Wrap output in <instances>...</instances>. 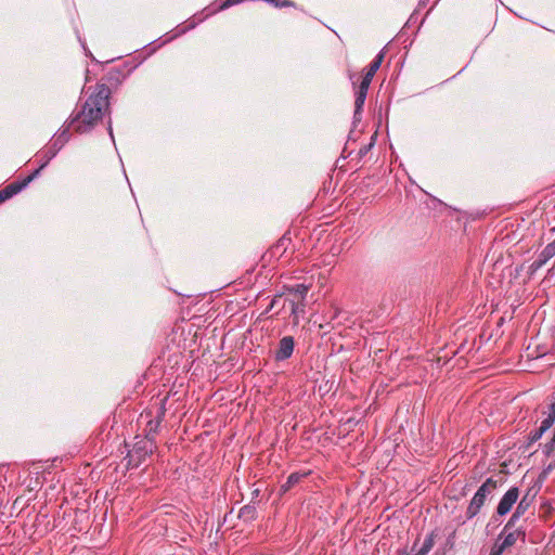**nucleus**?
<instances>
[{
  "instance_id": "a211bd4d",
  "label": "nucleus",
  "mask_w": 555,
  "mask_h": 555,
  "mask_svg": "<svg viewBox=\"0 0 555 555\" xmlns=\"http://www.w3.org/2000/svg\"><path fill=\"white\" fill-rule=\"evenodd\" d=\"M545 433L546 431L541 426H539V428L532 430L528 435V444H532V443L537 442L538 440H540Z\"/></svg>"
},
{
  "instance_id": "9b49d317",
  "label": "nucleus",
  "mask_w": 555,
  "mask_h": 555,
  "mask_svg": "<svg viewBox=\"0 0 555 555\" xmlns=\"http://www.w3.org/2000/svg\"><path fill=\"white\" fill-rule=\"evenodd\" d=\"M165 415V409L162 408L159 411V414L155 420H151L146 425V436L144 438L153 437V440H155V435L158 431V427L163 421V417Z\"/></svg>"
},
{
  "instance_id": "7ed1b4c3",
  "label": "nucleus",
  "mask_w": 555,
  "mask_h": 555,
  "mask_svg": "<svg viewBox=\"0 0 555 555\" xmlns=\"http://www.w3.org/2000/svg\"><path fill=\"white\" fill-rule=\"evenodd\" d=\"M156 449V442L153 437L139 439L128 452V465L138 467Z\"/></svg>"
},
{
  "instance_id": "c756f323",
  "label": "nucleus",
  "mask_w": 555,
  "mask_h": 555,
  "mask_svg": "<svg viewBox=\"0 0 555 555\" xmlns=\"http://www.w3.org/2000/svg\"><path fill=\"white\" fill-rule=\"evenodd\" d=\"M108 132H109V135L113 138V130H112L111 124L108 125Z\"/></svg>"
},
{
  "instance_id": "20e7f679",
  "label": "nucleus",
  "mask_w": 555,
  "mask_h": 555,
  "mask_svg": "<svg viewBox=\"0 0 555 555\" xmlns=\"http://www.w3.org/2000/svg\"><path fill=\"white\" fill-rule=\"evenodd\" d=\"M69 133L68 128L64 129L57 137H55L51 144L40 153V158L43 159L41 164V168H44L49 162L55 157L57 152L63 147V145L68 141Z\"/></svg>"
},
{
  "instance_id": "f3484780",
  "label": "nucleus",
  "mask_w": 555,
  "mask_h": 555,
  "mask_svg": "<svg viewBox=\"0 0 555 555\" xmlns=\"http://www.w3.org/2000/svg\"><path fill=\"white\" fill-rule=\"evenodd\" d=\"M291 308V313L294 315V319H298L300 313L305 312V301H296L293 300L292 302H288Z\"/></svg>"
},
{
  "instance_id": "423d86ee",
  "label": "nucleus",
  "mask_w": 555,
  "mask_h": 555,
  "mask_svg": "<svg viewBox=\"0 0 555 555\" xmlns=\"http://www.w3.org/2000/svg\"><path fill=\"white\" fill-rule=\"evenodd\" d=\"M519 496V490L517 487L509 488L506 493L500 500L496 513L500 516L506 515L513 507V505L517 502Z\"/></svg>"
},
{
  "instance_id": "39448f33",
  "label": "nucleus",
  "mask_w": 555,
  "mask_h": 555,
  "mask_svg": "<svg viewBox=\"0 0 555 555\" xmlns=\"http://www.w3.org/2000/svg\"><path fill=\"white\" fill-rule=\"evenodd\" d=\"M540 488L534 489V487L530 488L524 498L518 503L515 512L506 522V529H513L517 522V520L526 513L527 508L531 504L532 500L537 495Z\"/></svg>"
},
{
  "instance_id": "dca6fc26",
  "label": "nucleus",
  "mask_w": 555,
  "mask_h": 555,
  "mask_svg": "<svg viewBox=\"0 0 555 555\" xmlns=\"http://www.w3.org/2000/svg\"><path fill=\"white\" fill-rule=\"evenodd\" d=\"M384 57H385V52H384V50H382L378 52V54L375 56V59L371 62L367 70L375 75L376 72L379 69V67L384 61Z\"/></svg>"
},
{
  "instance_id": "473e14b6",
  "label": "nucleus",
  "mask_w": 555,
  "mask_h": 555,
  "mask_svg": "<svg viewBox=\"0 0 555 555\" xmlns=\"http://www.w3.org/2000/svg\"><path fill=\"white\" fill-rule=\"evenodd\" d=\"M554 241H555V238H554Z\"/></svg>"
},
{
  "instance_id": "5701e85b",
  "label": "nucleus",
  "mask_w": 555,
  "mask_h": 555,
  "mask_svg": "<svg viewBox=\"0 0 555 555\" xmlns=\"http://www.w3.org/2000/svg\"><path fill=\"white\" fill-rule=\"evenodd\" d=\"M550 259L547 257L543 256V253L541 251L538 256V258L533 261L532 268L539 269L543 267Z\"/></svg>"
},
{
  "instance_id": "c85d7f7f",
  "label": "nucleus",
  "mask_w": 555,
  "mask_h": 555,
  "mask_svg": "<svg viewBox=\"0 0 555 555\" xmlns=\"http://www.w3.org/2000/svg\"><path fill=\"white\" fill-rule=\"evenodd\" d=\"M372 146V144H370L369 146L364 147V149H361L360 150V153L363 154L367 151V149H370Z\"/></svg>"
},
{
  "instance_id": "cd10ccee",
  "label": "nucleus",
  "mask_w": 555,
  "mask_h": 555,
  "mask_svg": "<svg viewBox=\"0 0 555 555\" xmlns=\"http://www.w3.org/2000/svg\"><path fill=\"white\" fill-rule=\"evenodd\" d=\"M282 298H283V295H276V296L272 299V301H271V304H270V307H269V308H270V309H272V308H273V307H274V306H275V305H276V304H278Z\"/></svg>"
},
{
  "instance_id": "6ab92c4d",
  "label": "nucleus",
  "mask_w": 555,
  "mask_h": 555,
  "mask_svg": "<svg viewBox=\"0 0 555 555\" xmlns=\"http://www.w3.org/2000/svg\"><path fill=\"white\" fill-rule=\"evenodd\" d=\"M255 513H256L255 507L246 505V506L241 508L240 517L244 518L246 520L247 519H253V518H255Z\"/></svg>"
},
{
  "instance_id": "aec40b11",
  "label": "nucleus",
  "mask_w": 555,
  "mask_h": 555,
  "mask_svg": "<svg viewBox=\"0 0 555 555\" xmlns=\"http://www.w3.org/2000/svg\"><path fill=\"white\" fill-rule=\"evenodd\" d=\"M507 547L503 545L500 539H496L489 555H502Z\"/></svg>"
},
{
  "instance_id": "412c9836",
  "label": "nucleus",
  "mask_w": 555,
  "mask_h": 555,
  "mask_svg": "<svg viewBox=\"0 0 555 555\" xmlns=\"http://www.w3.org/2000/svg\"><path fill=\"white\" fill-rule=\"evenodd\" d=\"M374 77V74L366 70L365 75L363 76L360 85L358 87H360V89H367L369 90V87L372 82V79Z\"/></svg>"
},
{
  "instance_id": "7c9ffc66",
  "label": "nucleus",
  "mask_w": 555,
  "mask_h": 555,
  "mask_svg": "<svg viewBox=\"0 0 555 555\" xmlns=\"http://www.w3.org/2000/svg\"><path fill=\"white\" fill-rule=\"evenodd\" d=\"M398 555H410V554L408 552H405V551H401V552H399Z\"/></svg>"
},
{
  "instance_id": "9d476101",
  "label": "nucleus",
  "mask_w": 555,
  "mask_h": 555,
  "mask_svg": "<svg viewBox=\"0 0 555 555\" xmlns=\"http://www.w3.org/2000/svg\"><path fill=\"white\" fill-rule=\"evenodd\" d=\"M25 188V183L14 182L0 190V204L11 198Z\"/></svg>"
},
{
  "instance_id": "2eb2a0df",
  "label": "nucleus",
  "mask_w": 555,
  "mask_h": 555,
  "mask_svg": "<svg viewBox=\"0 0 555 555\" xmlns=\"http://www.w3.org/2000/svg\"><path fill=\"white\" fill-rule=\"evenodd\" d=\"M434 546V534H429L425 538L423 545L415 553V555H427Z\"/></svg>"
},
{
  "instance_id": "1a4fd4ad",
  "label": "nucleus",
  "mask_w": 555,
  "mask_h": 555,
  "mask_svg": "<svg viewBox=\"0 0 555 555\" xmlns=\"http://www.w3.org/2000/svg\"><path fill=\"white\" fill-rule=\"evenodd\" d=\"M309 287L305 284H297L294 286L286 287L287 297L284 299V304L296 301H305L306 296L308 294ZM285 305H283L284 307Z\"/></svg>"
},
{
  "instance_id": "f257e3e1",
  "label": "nucleus",
  "mask_w": 555,
  "mask_h": 555,
  "mask_svg": "<svg viewBox=\"0 0 555 555\" xmlns=\"http://www.w3.org/2000/svg\"><path fill=\"white\" fill-rule=\"evenodd\" d=\"M111 90L105 85L96 88V91L88 96L81 109L72 117L69 126L76 132L85 133L93 129L104 113L108 109Z\"/></svg>"
},
{
  "instance_id": "f03ea898",
  "label": "nucleus",
  "mask_w": 555,
  "mask_h": 555,
  "mask_svg": "<svg viewBox=\"0 0 555 555\" xmlns=\"http://www.w3.org/2000/svg\"><path fill=\"white\" fill-rule=\"evenodd\" d=\"M499 481L488 478L476 491L466 509V518H474L481 509L487 499L496 490Z\"/></svg>"
},
{
  "instance_id": "a878e982",
  "label": "nucleus",
  "mask_w": 555,
  "mask_h": 555,
  "mask_svg": "<svg viewBox=\"0 0 555 555\" xmlns=\"http://www.w3.org/2000/svg\"><path fill=\"white\" fill-rule=\"evenodd\" d=\"M555 468V461L550 463L542 472L541 476L544 478Z\"/></svg>"
},
{
  "instance_id": "f8f14e48",
  "label": "nucleus",
  "mask_w": 555,
  "mask_h": 555,
  "mask_svg": "<svg viewBox=\"0 0 555 555\" xmlns=\"http://www.w3.org/2000/svg\"><path fill=\"white\" fill-rule=\"evenodd\" d=\"M367 89H358L356 90V101H354V118L357 119L358 116L361 115V112L363 109V105L366 99Z\"/></svg>"
},
{
  "instance_id": "ddd939ff",
  "label": "nucleus",
  "mask_w": 555,
  "mask_h": 555,
  "mask_svg": "<svg viewBox=\"0 0 555 555\" xmlns=\"http://www.w3.org/2000/svg\"><path fill=\"white\" fill-rule=\"evenodd\" d=\"M308 475V473H292L288 477H287V480L281 486V491L283 493L287 492L288 490H291L293 487H295L297 483L300 482V480L306 477Z\"/></svg>"
},
{
  "instance_id": "4be33fe9",
  "label": "nucleus",
  "mask_w": 555,
  "mask_h": 555,
  "mask_svg": "<svg viewBox=\"0 0 555 555\" xmlns=\"http://www.w3.org/2000/svg\"><path fill=\"white\" fill-rule=\"evenodd\" d=\"M542 253H543L544 257H547L548 259L553 258L555 256V241H553L552 243L547 244L542 249Z\"/></svg>"
},
{
  "instance_id": "b1692460",
  "label": "nucleus",
  "mask_w": 555,
  "mask_h": 555,
  "mask_svg": "<svg viewBox=\"0 0 555 555\" xmlns=\"http://www.w3.org/2000/svg\"><path fill=\"white\" fill-rule=\"evenodd\" d=\"M243 0H222V3L219 5L220 10L227 9L229 7H232L234 4H237L242 2Z\"/></svg>"
},
{
  "instance_id": "4468645a",
  "label": "nucleus",
  "mask_w": 555,
  "mask_h": 555,
  "mask_svg": "<svg viewBox=\"0 0 555 555\" xmlns=\"http://www.w3.org/2000/svg\"><path fill=\"white\" fill-rule=\"evenodd\" d=\"M545 417L541 422V427L547 431L555 423V410L548 405L547 411L543 412Z\"/></svg>"
},
{
  "instance_id": "2f4dec72",
  "label": "nucleus",
  "mask_w": 555,
  "mask_h": 555,
  "mask_svg": "<svg viewBox=\"0 0 555 555\" xmlns=\"http://www.w3.org/2000/svg\"><path fill=\"white\" fill-rule=\"evenodd\" d=\"M550 405L555 410V397H554L553 402Z\"/></svg>"
},
{
  "instance_id": "bb28decb",
  "label": "nucleus",
  "mask_w": 555,
  "mask_h": 555,
  "mask_svg": "<svg viewBox=\"0 0 555 555\" xmlns=\"http://www.w3.org/2000/svg\"><path fill=\"white\" fill-rule=\"evenodd\" d=\"M288 241H289L288 238H286V237H282V238L279 241V243H278V245L275 246V248H276V249H279V248L283 247L284 249H286L285 244H286V242H288Z\"/></svg>"
},
{
  "instance_id": "393cba45",
  "label": "nucleus",
  "mask_w": 555,
  "mask_h": 555,
  "mask_svg": "<svg viewBox=\"0 0 555 555\" xmlns=\"http://www.w3.org/2000/svg\"><path fill=\"white\" fill-rule=\"evenodd\" d=\"M41 169H42V168H41V166H40L38 169H36V170L30 175V176H28V177H27L24 181H22L21 183H25V186H26V185H27V184H28L33 179H35V178L39 175V172H40V170H41Z\"/></svg>"
},
{
  "instance_id": "6e6552de",
  "label": "nucleus",
  "mask_w": 555,
  "mask_h": 555,
  "mask_svg": "<svg viewBox=\"0 0 555 555\" xmlns=\"http://www.w3.org/2000/svg\"><path fill=\"white\" fill-rule=\"evenodd\" d=\"M498 539H500L503 545L508 548L513 546L518 540L524 542L526 539V533L524 530L516 529L515 527L513 529H506L505 525Z\"/></svg>"
},
{
  "instance_id": "0eeeda50",
  "label": "nucleus",
  "mask_w": 555,
  "mask_h": 555,
  "mask_svg": "<svg viewBox=\"0 0 555 555\" xmlns=\"http://www.w3.org/2000/svg\"><path fill=\"white\" fill-rule=\"evenodd\" d=\"M295 341L292 336H284L280 339L278 348L274 352V359L278 362L289 359L294 352Z\"/></svg>"
}]
</instances>
